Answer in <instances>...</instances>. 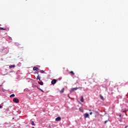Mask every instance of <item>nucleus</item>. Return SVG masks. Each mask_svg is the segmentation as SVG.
<instances>
[{"mask_svg": "<svg viewBox=\"0 0 128 128\" xmlns=\"http://www.w3.org/2000/svg\"><path fill=\"white\" fill-rule=\"evenodd\" d=\"M80 88H82V87H78V88H72L70 90V92H74V90H79Z\"/></svg>", "mask_w": 128, "mask_h": 128, "instance_id": "nucleus-1", "label": "nucleus"}, {"mask_svg": "<svg viewBox=\"0 0 128 128\" xmlns=\"http://www.w3.org/2000/svg\"><path fill=\"white\" fill-rule=\"evenodd\" d=\"M13 102L16 104H18V102H20V100H18V98H14L13 99Z\"/></svg>", "mask_w": 128, "mask_h": 128, "instance_id": "nucleus-2", "label": "nucleus"}, {"mask_svg": "<svg viewBox=\"0 0 128 128\" xmlns=\"http://www.w3.org/2000/svg\"><path fill=\"white\" fill-rule=\"evenodd\" d=\"M84 118H90V114L88 113H86L84 114Z\"/></svg>", "mask_w": 128, "mask_h": 128, "instance_id": "nucleus-3", "label": "nucleus"}, {"mask_svg": "<svg viewBox=\"0 0 128 128\" xmlns=\"http://www.w3.org/2000/svg\"><path fill=\"white\" fill-rule=\"evenodd\" d=\"M56 80L54 79L52 80L51 84H56Z\"/></svg>", "mask_w": 128, "mask_h": 128, "instance_id": "nucleus-4", "label": "nucleus"}, {"mask_svg": "<svg viewBox=\"0 0 128 128\" xmlns=\"http://www.w3.org/2000/svg\"><path fill=\"white\" fill-rule=\"evenodd\" d=\"M61 120H62V118L60 117H58L57 118H56V122H60Z\"/></svg>", "mask_w": 128, "mask_h": 128, "instance_id": "nucleus-5", "label": "nucleus"}, {"mask_svg": "<svg viewBox=\"0 0 128 128\" xmlns=\"http://www.w3.org/2000/svg\"><path fill=\"white\" fill-rule=\"evenodd\" d=\"M64 92V88H62V90L60 92V94H63Z\"/></svg>", "mask_w": 128, "mask_h": 128, "instance_id": "nucleus-6", "label": "nucleus"}, {"mask_svg": "<svg viewBox=\"0 0 128 128\" xmlns=\"http://www.w3.org/2000/svg\"><path fill=\"white\" fill-rule=\"evenodd\" d=\"M79 110H80V112H84V108H79Z\"/></svg>", "mask_w": 128, "mask_h": 128, "instance_id": "nucleus-7", "label": "nucleus"}, {"mask_svg": "<svg viewBox=\"0 0 128 128\" xmlns=\"http://www.w3.org/2000/svg\"><path fill=\"white\" fill-rule=\"evenodd\" d=\"M33 70H36V71H38V68H36V67H34L33 68Z\"/></svg>", "mask_w": 128, "mask_h": 128, "instance_id": "nucleus-8", "label": "nucleus"}, {"mask_svg": "<svg viewBox=\"0 0 128 128\" xmlns=\"http://www.w3.org/2000/svg\"><path fill=\"white\" fill-rule=\"evenodd\" d=\"M80 101L82 102H84V96H81Z\"/></svg>", "mask_w": 128, "mask_h": 128, "instance_id": "nucleus-9", "label": "nucleus"}, {"mask_svg": "<svg viewBox=\"0 0 128 128\" xmlns=\"http://www.w3.org/2000/svg\"><path fill=\"white\" fill-rule=\"evenodd\" d=\"M70 74L71 76H74V72L72 71L70 72Z\"/></svg>", "mask_w": 128, "mask_h": 128, "instance_id": "nucleus-10", "label": "nucleus"}, {"mask_svg": "<svg viewBox=\"0 0 128 128\" xmlns=\"http://www.w3.org/2000/svg\"><path fill=\"white\" fill-rule=\"evenodd\" d=\"M9 68H16V66L12 65V66H10Z\"/></svg>", "mask_w": 128, "mask_h": 128, "instance_id": "nucleus-11", "label": "nucleus"}, {"mask_svg": "<svg viewBox=\"0 0 128 128\" xmlns=\"http://www.w3.org/2000/svg\"><path fill=\"white\" fill-rule=\"evenodd\" d=\"M36 80H40V75H38Z\"/></svg>", "mask_w": 128, "mask_h": 128, "instance_id": "nucleus-12", "label": "nucleus"}, {"mask_svg": "<svg viewBox=\"0 0 128 128\" xmlns=\"http://www.w3.org/2000/svg\"><path fill=\"white\" fill-rule=\"evenodd\" d=\"M39 84H40V86H44V82H38Z\"/></svg>", "mask_w": 128, "mask_h": 128, "instance_id": "nucleus-13", "label": "nucleus"}, {"mask_svg": "<svg viewBox=\"0 0 128 128\" xmlns=\"http://www.w3.org/2000/svg\"><path fill=\"white\" fill-rule=\"evenodd\" d=\"M6 30V28H0V30Z\"/></svg>", "mask_w": 128, "mask_h": 128, "instance_id": "nucleus-14", "label": "nucleus"}, {"mask_svg": "<svg viewBox=\"0 0 128 128\" xmlns=\"http://www.w3.org/2000/svg\"><path fill=\"white\" fill-rule=\"evenodd\" d=\"M32 126H36V124H34V122L32 121Z\"/></svg>", "mask_w": 128, "mask_h": 128, "instance_id": "nucleus-15", "label": "nucleus"}, {"mask_svg": "<svg viewBox=\"0 0 128 128\" xmlns=\"http://www.w3.org/2000/svg\"><path fill=\"white\" fill-rule=\"evenodd\" d=\"M14 94H12L10 96V98H14Z\"/></svg>", "mask_w": 128, "mask_h": 128, "instance_id": "nucleus-16", "label": "nucleus"}, {"mask_svg": "<svg viewBox=\"0 0 128 128\" xmlns=\"http://www.w3.org/2000/svg\"><path fill=\"white\" fill-rule=\"evenodd\" d=\"M40 72L41 74H44V71L43 70H40Z\"/></svg>", "mask_w": 128, "mask_h": 128, "instance_id": "nucleus-17", "label": "nucleus"}, {"mask_svg": "<svg viewBox=\"0 0 128 128\" xmlns=\"http://www.w3.org/2000/svg\"><path fill=\"white\" fill-rule=\"evenodd\" d=\"M15 46H20V44L16 42L15 43Z\"/></svg>", "mask_w": 128, "mask_h": 128, "instance_id": "nucleus-18", "label": "nucleus"}, {"mask_svg": "<svg viewBox=\"0 0 128 128\" xmlns=\"http://www.w3.org/2000/svg\"><path fill=\"white\" fill-rule=\"evenodd\" d=\"M100 98L101 100H104V96H100Z\"/></svg>", "mask_w": 128, "mask_h": 128, "instance_id": "nucleus-19", "label": "nucleus"}, {"mask_svg": "<svg viewBox=\"0 0 128 128\" xmlns=\"http://www.w3.org/2000/svg\"><path fill=\"white\" fill-rule=\"evenodd\" d=\"M108 122V120H106L104 122V124H106V122Z\"/></svg>", "mask_w": 128, "mask_h": 128, "instance_id": "nucleus-20", "label": "nucleus"}, {"mask_svg": "<svg viewBox=\"0 0 128 128\" xmlns=\"http://www.w3.org/2000/svg\"><path fill=\"white\" fill-rule=\"evenodd\" d=\"M90 116H92V112H90Z\"/></svg>", "mask_w": 128, "mask_h": 128, "instance_id": "nucleus-21", "label": "nucleus"}, {"mask_svg": "<svg viewBox=\"0 0 128 128\" xmlns=\"http://www.w3.org/2000/svg\"><path fill=\"white\" fill-rule=\"evenodd\" d=\"M2 108V105H0V108Z\"/></svg>", "mask_w": 128, "mask_h": 128, "instance_id": "nucleus-22", "label": "nucleus"}, {"mask_svg": "<svg viewBox=\"0 0 128 128\" xmlns=\"http://www.w3.org/2000/svg\"><path fill=\"white\" fill-rule=\"evenodd\" d=\"M125 128H128V126H126Z\"/></svg>", "mask_w": 128, "mask_h": 128, "instance_id": "nucleus-23", "label": "nucleus"}, {"mask_svg": "<svg viewBox=\"0 0 128 128\" xmlns=\"http://www.w3.org/2000/svg\"><path fill=\"white\" fill-rule=\"evenodd\" d=\"M49 128H52V127L50 126V125H49Z\"/></svg>", "mask_w": 128, "mask_h": 128, "instance_id": "nucleus-24", "label": "nucleus"}, {"mask_svg": "<svg viewBox=\"0 0 128 128\" xmlns=\"http://www.w3.org/2000/svg\"><path fill=\"white\" fill-rule=\"evenodd\" d=\"M42 90V92H44V90Z\"/></svg>", "mask_w": 128, "mask_h": 128, "instance_id": "nucleus-25", "label": "nucleus"}, {"mask_svg": "<svg viewBox=\"0 0 128 128\" xmlns=\"http://www.w3.org/2000/svg\"><path fill=\"white\" fill-rule=\"evenodd\" d=\"M2 86V84H0V86Z\"/></svg>", "mask_w": 128, "mask_h": 128, "instance_id": "nucleus-26", "label": "nucleus"}, {"mask_svg": "<svg viewBox=\"0 0 128 128\" xmlns=\"http://www.w3.org/2000/svg\"><path fill=\"white\" fill-rule=\"evenodd\" d=\"M90 110V112L92 110Z\"/></svg>", "mask_w": 128, "mask_h": 128, "instance_id": "nucleus-27", "label": "nucleus"}, {"mask_svg": "<svg viewBox=\"0 0 128 128\" xmlns=\"http://www.w3.org/2000/svg\"><path fill=\"white\" fill-rule=\"evenodd\" d=\"M120 116H121V115H120Z\"/></svg>", "mask_w": 128, "mask_h": 128, "instance_id": "nucleus-28", "label": "nucleus"}, {"mask_svg": "<svg viewBox=\"0 0 128 128\" xmlns=\"http://www.w3.org/2000/svg\"><path fill=\"white\" fill-rule=\"evenodd\" d=\"M32 128H34V127H32Z\"/></svg>", "mask_w": 128, "mask_h": 128, "instance_id": "nucleus-29", "label": "nucleus"}]
</instances>
